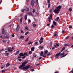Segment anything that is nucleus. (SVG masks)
<instances>
[{
	"mask_svg": "<svg viewBox=\"0 0 73 73\" xmlns=\"http://www.w3.org/2000/svg\"><path fill=\"white\" fill-rule=\"evenodd\" d=\"M28 63V61H25V62H24L22 64V65H20L19 66V69H21L22 70H27V69H28L30 67V65H28L26 66H25V65L27 64ZM22 67H23L22 68Z\"/></svg>",
	"mask_w": 73,
	"mask_h": 73,
	"instance_id": "nucleus-1",
	"label": "nucleus"
},
{
	"mask_svg": "<svg viewBox=\"0 0 73 73\" xmlns=\"http://www.w3.org/2000/svg\"><path fill=\"white\" fill-rule=\"evenodd\" d=\"M56 9H55L54 10V12L55 13H57V14H58L59 13V12L60 11V10H61V9L62 7H61V6L59 5L58 7H56Z\"/></svg>",
	"mask_w": 73,
	"mask_h": 73,
	"instance_id": "nucleus-2",
	"label": "nucleus"
},
{
	"mask_svg": "<svg viewBox=\"0 0 73 73\" xmlns=\"http://www.w3.org/2000/svg\"><path fill=\"white\" fill-rule=\"evenodd\" d=\"M13 49H14V47H12L11 48V47H9L7 49V50L9 52H11V53L12 54V51H13Z\"/></svg>",
	"mask_w": 73,
	"mask_h": 73,
	"instance_id": "nucleus-3",
	"label": "nucleus"
},
{
	"mask_svg": "<svg viewBox=\"0 0 73 73\" xmlns=\"http://www.w3.org/2000/svg\"><path fill=\"white\" fill-rule=\"evenodd\" d=\"M35 0H32L31 1V6L32 7H33L34 6V5H35Z\"/></svg>",
	"mask_w": 73,
	"mask_h": 73,
	"instance_id": "nucleus-4",
	"label": "nucleus"
},
{
	"mask_svg": "<svg viewBox=\"0 0 73 73\" xmlns=\"http://www.w3.org/2000/svg\"><path fill=\"white\" fill-rule=\"evenodd\" d=\"M60 56H62L63 55L62 57H64L65 56H66V55H68V54H66L65 55H64V52H63L62 53H60V54H59Z\"/></svg>",
	"mask_w": 73,
	"mask_h": 73,
	"instance_id": "nucleus-5",
	"label": "nucleus"
},
{
	"mask_svg": "<svg viewBox=\"0 0 73 73\" xmlns=\"http://www.w3.org/2000/svg\"><path fill=\"white\" fill-rule=\"evenodd\" d=\"M27 15H31L32 17H33V14L31 12H28L27 13Z\"/></svg>",
	"mask_w": 73,
	"mask_h": 73,
	"instance_id": "nucleus-6",
	"label": "nucleus"
},
{
	"mask_svg": "<svg viewBox=\"0 0 73 73\" xmlns=\"http://www.w3.org/2000/svg\"><path fill=\"white\" fill-rule=\"evenodd\" d=\"M59 46V44L57 43H56V45H55L54 46V47L55 48H58Z\"/></svg>",
	"mask_w": 73,
	"mask_h": 73,
	"instance_id": "nucleus-7",
	"label": "nucleus"
},
{
	"mask_svg": "<svg viewBox=\"0 0 73 73\" xmlns=\"http://www.w3.org/2000/svg\"><path fill=\"white\" fill-rule=\"evenodd\" d=\"M53 9H54V7H52L51 9H50V10L49 11V12H50V13H52V11H53Z\"/></svg>",
	"mask_w": 73,
	"mask_h": 73,
	"instance_id": "nucleus-8",
	"label": "nucleus"
},
{
	"mask_svg": "<svg viewBox=\"0 0 73 73\" xmlns=\"http://www.w3.org/2000/svg\"><path fill=\"white\" fill-rule=\"evenodd\" d=\"M5 32V30H4V28H3L2 29V34L4 35V34Z\"/></svg>",
	"mask_w": 73,
	"mask_h": 73,
	"instance_id": "nucleus-9",
	"label": "nucleus"
},
{
	"mask_svg": "<svg viewBox=\"0 0 73 73\" xmlns=\"http://www.w3.org/2000/svg\"><path fill=\"white\" fill-rule=\"evenodd\" d=\"M31 50L32 52L34 51L35 50V47H32L31 49Z\"/></svg>",
	"mask_w": 73,
	"mask_h": 73,
	"instance_id": "nucleus-10",
	"label": "nucleus"
},
{
	"mask_svg": "<svg viewBox=\"0 0 73 73\" xmlns=\"http://www.w3.org/2000/svg\"><path fill=\"white\" fill-rule=\"evenodd\" d=\"M60 53H61V52H60L58 54H56V57H58L59 55L60 56Z\"/></svg>",
	"mask_w": 73,
	"mask_h": 73,
	"instance_id": "nucleus-11",
	"label": "nucleus"
},
{
	"mask_svg": "<svg viewBox=\"0 0 73 73\" xmlns=\"http://www.w3.org/2000/svg\"><path fill=\"white\" fill-rule=\"evenodd\" d=\"M23 17H21V19H20V23H21L22 21H23Z\"/></svg>",
	"mask_w": 73,
	"mask_h": 73,
	"instance_id": "nucleus-12",
	"label": "nucleus"
},
{
	"mask_svg": "<svg viewBox=\"0 0 73 73\" xmlns=\"http://www.w3.org/2000/svg\"><path fill=\"white\" fill-rule=\"evenodd\" d=\"M53 24L54 25H56V24H57V23L54 21H53Z\"/></svg>",
	"mask_w": 73,
	"mask_h": 73,
	"instance_id": "nucleus-13",
	"label": "nucleus"
},
{
	"mask_svg": "<svg viewBox=\"0 0 73 73\" xmlns=\"http://www.w3.org/2000/svg\"><path fill=\"white\" fill-rule=\"evenodd\" d=\"M39 49L41 50L43 49V46H39Z\"/></svg>",
	"mask_w": 73,
	"mask_h": 73,
	"instance_id": "nucleus-14",
	"label": "nucleus"
},
{
	"mask_svg": "<svg viewBox=\"0 0 73 73\" xmlns=\"http://www.w3.org/2000/svg\"><path fill=\"white\" fill-rule=\"evenodd\" d=\"M21 11L22 12H24V11H26V10L25 9H23L21 10Z\"/></svg>",
	"mask_w": 73,
	"mask_h": 73,
	"instance_id": "nucleus-15",
	"label": "nucleus"
},
{
	"mask_svg": "<svg viewBox=\"0 0 73 73\" xmlns=\"http://www.w3.org/2000/svg\"><path fill=\"white\" fill-rule=\"evenodd\" d=\"M19 55L20 56H23V53L22 52L20 53L19 54Z\"/></svg>",
	"mask_w": 73,
	"mask_h": 73,
	"instance_id": "nucleus-16",
	"label": "nucleus"
},
{
	"mask_svg": "<svg viewBox=\"0 0 73 73\" xmlns=\"http://www.w3.org/2000/svg\"><path fill=\"white\" fill-rule=\"evenodd\" d=\"M19 50H18L17 52H16L15 54V56H16V55H17L19 54Z\"/></svg>",
	"mask_w": 73,
	"mask_h": 73,
	"instance_id": "nucleus-17",
	"label": "nucleus"
},
{
	"mask_svg": "<svg viewBox=\"0 0 73 73\" xmlns=\"http://www.w3.org/2000/svg\"><path fill=\"white\" fill-rule=\"evenodd\" d=\"M24 38V36H20V39H21V38Z\"/></svg>",
	"mask_w": 73,
	"mask_h": 73,
	"instance_id": "nucleus-18",
	"label": "nucleus"
},
{
	"mask_svg": "<svg viewBox=\"0 0 73 73\" xmlns=\"http://www.w3.org/2000/svg\"><path fill=\"white\" fill-rule=\"evenodd\" d=\"M25 20H27V15H26L25 16Z\"/></svg>",
	"mask_w": 73,
	"mask_h": 73,
	"instance_id": "nucleus-19",
	"label": "nucleus"
},
{
	"mask_svg": "<svg viewBox=\"0 0 73 73\" xmlns=\"http://www.w3.org/2000/svg\"><path fill=\"white\" fill-rule=\"evenodd\" d=\"M36 3H37V4L38 7H39V5H38V0H36Z\"/></svg>",
	"mask_w": 73,
	"mask_h": 73,
	"instance_id": "nucleus-20",
	"label": "nucleus"
},
{
	"mask_svg": "<svg viewBox=\"0 0 73 73\" xmlns=\"http://www.w3.org/2000/svg\"><path fill=\"white\" fill-rule=\"evenodd\" d=\"M43 53L44 52H43V51L41 52V53L40 54V56H42V54H43Z\"/></svg>",
	"mask_w": 73,
	"mask_h": 73,
	"instance_id": "nucleus-21",
	"label": "nucleus"
},
{
	"mask_svg": "<svg viewBox=\"0 0 73 73\" xmlns=\"http://www.w3.org/2000/svg\"><path fill=\"white\" fill-rule=\"evenodd\" d=\"M11 64L9 63H7L6 66L7 67V66H9V65H10Z\"/></svg>",
	"mask_w": 73,
	"mask_h": 73,
	"instance_id": "nucleus-22",
	"label": "nucleus"
},
{
	"mask_svg": "<svg viewBox=\"0 0 73 73\" xmlns=\"http://www.w3.org/2000/svg\"><path fill=\"white\" fill-rule=\"evenodd\" d=\"M39 41L40 44H42V42H44L43 40H40Z\"/></svg>",
	"mask_w": 73,
	"mask_h": 73,
	"instance_id": "nucleus-23",
	"label": "nucleus"
},
{
	"mask_svg": "<svg viewBox=\"0 0 73 73\" xmlns=\"http://www.w3.org/2000/svg\"><path fill=\"white\" fill-rule=\"evenodd\" d=\"M54 36L55 37H57V33H54Z\"/></svg>",
	"mask_w": 73,
	"mask_h": 73,
	"instance_id": "nucleus-24",
	"label": "nucleus"
},
{
	"mask_svg": "<svg viewBox=\"0 0 73 73\" xmlns=\"http://www.w3.org/2000/svg\"><path fill=\"white\" fill-rule=\"evenodd\" d=\"M34 44L35 45H38V42H35Z\"/></svg>",
	"mask_w": 73,
	"mask_h": 73,
	"instance_id": "nucleus-25",
	"label": "nucleus"
},
{
	"mask_svg": "<svg viewBox=\"0 0 73 73\" xmlns=\"http://www.w3.org/2000/svg\"><path fill=\"white\" fill-rule=\"evenodd\" d=\"M8 55H9V53H7L6 52L5 53V56H8Z\"/></svg>",
	"mask_w": 73,
	"mask_h": 73,
	"instance_id": "nucleus-26",
	"label": "nucleus"
},
{
	"mask_svg": "<svg viewBox=\"0 0 73 73\" xmlns=\"http://www.w3.org/2000/svg\"><path fill=\"white\" fill-rule=\"evenodd\" d=\"M50 4L49 3L48 4V8H50Z\"/></svg>",
	"mask_w": 73,
	"mask_h": 73,
	"instance_id": "nucleus-27",
	"label": "nucleus"
},
{
	"mask_svg": "<svg viewBox=\"0 0 73 73\" xmlns=\"http://www.w3.org/2000/svg\"><path fill=\"white\" fill-rule=\"evenodd\" d=\"M58 19H59V17H58L56 19V21H57V22H58L59 21L58 20Z\"/></svg>",
	"mask_w": 73,
	"mask_h": 73,
	"instance_id": "nucleus-28",
	"label": "nucleus"
},
{
	"mask_svg": "<svg viewBox=\"0 0 73 73\" xmlns=\"http://www.w3.org/2000/svg\"><path fill=\"white\" fill-rule=\"evenodd\" d=\"M20 29L19 28H17L16 29V31L17 32L18 31H19Z\"/></svg>",
	"mask_w": 73,
	"mask_h": 73,
	"instance_id": "nucleus-29",
	"label": "nucleus"
},
{
	"mask_svg": "<svg viewBox=\"0 0 73 73\" xmlns=\"http://www.w3.org/2000/svg\"><path fill=\"white\" fill-rule=\"evenodd\" d=\"M48 50H45L44 51V54H46L48 53Z\"/></svg>",
	"mask_w": 73,
	"mask_h": 73,
	"instance_id": "nucleus-30",
	"label": "nucleus"
},
{
	"mask_svg": "<svg viewBox=\"0 0 73 73\" xmlns=\"http://www.w3.org/2000/svg\"><path fill=\"white\" fill-rule=\"evenodd\" d=\"M31 44H32V42H30L27 44V45H31Z\"/></svg>",
	"mask_w": 73,
	"mask_h": 73,
	"instance_id": "nucleus-31",
	"label": "nucleus"
},
{
	"mask_svg": "<svg viewBox=\"0 0 73 73\" xmlns=\"http://www.w3.org/2000/svg\"><path fill=\"white\" fill-rule=\"evenodd\" d=\"M25 55H27V53L26 52H25L24 54H23V56H25Z\"/></svg>",
	"mask_w": 73,
	"mask_h": 73,
	"instance_id": "nucleus-32",
	"label": "nucleus"
},
{
	"mask_svg": "<svg viewBox=\"0 0 73 73\" xmlns=\"http://www.w3.org/2000/svg\"><path fill=\"white\" fill-rule=\"evenodd\" d=\"M9 24V23L7 24V27H11V25H8V24Z\"/></svg>",
	"mask_w": 73,
	"mask_h": 73,
	"instance_id": "nucleus-33",
	"label": "nucleus"
},
{
	"mask_svg": "<svg viewBox=\"0 0 73 73\" xmlns=\"http://www.w3.org/2000/svg\"><path fill=\"white\" fill-rule=\"evenodd\" d=\"M69 11H70V12H72V9L71 8H70L69 9Z\"/></svg>",
	"mask_w": 73,
	"mask_h": 73,
	"instance_id": "nucleus-34",
	"label": "nucleus"
},
{
	"mask_svg": "<svg viewBox=\"0 0 73 73\" xmlns=\"http://www.w3.org/2000/svg\"><path fill=\"white\" fill-rule=\"evenodd\" d=\"M29 33V32L27 31L25 33V35H28V34Z\"/></svg>",
	"mask_w": 73,
	"mask_h": 73,
	"instance_id": "nucleus-35",
	"label": "nucleus"
},
{
	"mask_svg": "<svg viewBox=\"0 0 73 73\" xmlns=\"http://www.w3.org/2000/svg\"><path fill=\"white\" fill-rule=\"evenodd\" d=\"M35 12V9H34L33 10V13H34Z\"/></svg>",
	"mask_w": 73,
	"mask_h": 73,
	"instance_id": "nucleus-36",
	"label": "nucleus"
},
{
	"mask_svg": "<svg viewBox=\"0 0 73 73\" xmlns=\"http://www.w3.org/2000/svg\"><path fill=\"white\" fill-rule=\"evenodd\" d=\"M42 57H46V55L44 54L43 55H42Z\"/></svg>",
	"mask_w": 73,
	"mask_h": 73,
	"instance_id": "nucleus-37",
	"label": "nucleus"
},
{
	"mask_svg": "<svg viewBox=\"0 0 73 73\" xmlns=\"http://www.w3.org/2000/svg\"><path fill=\"white\" fill-rule=\"evenodd\" d=\"M62 34H64L65 33V31L63 30L62 31Z\"/></svg>",
	"mask_w": 73,
	"mask_h": 73,
	"instance_id": "nucleus-38",
	"label": "nucleus"
},
{
	"mask_svg": "<svg viewBox=\"0 0 73 73\" xmlns=\"http://www.w3.org/2000/svg\"><path fill=\"white\" fill-rule=\"evenodd\" d=\"M29 38H26L25 40V41L26 42H27V41H28V39Z\"/></svg>",
	"mask_w": 73,
	"mask_h": 73,
	"instance_id": "nucleus-39",
	"label": "nucleus"
},
{
	"mask_svg": "<svg viewBox=\"0 0 73 73\" xmlns=\"http://www.w3.org/2000/svg\"><path fill=\"white\" fill-rule=\"evenodd\" d=\"M64 46H70V45H69V44H65L64 45Z\"/></svg>",
	"mask_w": 73,
	"mask_h": 73,
	"instance_id": "nucleus-40",
	"label": "nucleus"
},
{
	"mask_svg": "<svg viewBox=\"0 0 73 73\" xmlns=\"http://www.w3.org/2000/svg\"><path fill=\"white\" fill-rule=\"evenodd\" d=\"M27 11H29V7L27 8L26 10Z\"/></svg>",
	"mask_w": 73,
	"mask_h": 73,
	"instance_id": "nucleus-41",
	"label": "nucleus"
},
{
	"mask_svg": "<svg viewBox=\"0 0 73 73\" xmlns=\"http://www.w3.org/2000/svg\"><path fill=\"white\" fill-rule=\"evenodd\" d=\"M40 40H41V41H43V40H44V38H40Z\"/></svg>",
	"mask_w": 73,
	"mask_h": 73,
	"instance_id": "nucleus-42",
	"label": "nucleus"
},
{
	"mask_svg": "<svg viewBox=\"0 0 73 73\" xmlns=\"http://www.w3.org/2000/svg\"><path fill=\"white\" fill-rule=\"evenodd\" d=\"M50 52H48V53H47L48 56H50Z\"/></svg>",
	"mask_w": 73,
	"mask_h": 73,
	"instance_id": "nucleus-43",
	"label": "nucleus"
},
{
	"mask_svg": "<svg viewBox=\"0 0 73 73\" xmlns=\"http://www.w3.org/2000/svg\"><path fill=\"white\" fill-rule=\"evenodd\" d=\"M33 27H36V24L34 23L33 24Z\"/></svg>",
	"mask_w": 73,
	"mask_h": 73,
	"instance_id": "nucleus-44",
	"label": "nucleus"
},
{
	"mask_svg": "<svg viewBox=\"0 0 73 73\" xmlns=\"http://www.w3.org/2000/svg\"><path fill=\"white\" fill-rule=\"evenodd\" d=\"M25 29H26V30H27L28 31H29V29H28V28H25Z\"/></svg>",
	"mask_w": 73,
	"mask_h": 73,
	"instance_id": "nucleus-45",
	"label": "nucleus"
},
{
	"mask_svg": "<svg viewBox=\"0 0 73 73\" xmlns=\"http://www.w3.org/2000/svg\"><path fill=\"white\" fill-rule=\"evenodd\" d=\"M52 14H50V18H51L52 19Z\"/></svg>",
	"mask_w": 73,
	"mask_h": 73,
	"instance_id": "nucleus-46",
	"label": "nucleus"
},
{
	"mask_svg": "<svg viewBox=\"0 0 73 73\" xmlns=\"http://www.w3.org/2000/svg\"><path fill=\"white\" fill-rule=\"evenodd\" d=\"M70 37V36H67L66 37V40H67V39H68V38H69Z\"/></svg>",
	"mask_w": 73,
	"mask_h": 73,
	"instance_id": "nucleus-47",
	"label": "nucleus"
},
{
	"mask_svg": "<svg viewBox=\"0 0 73 73\" xmlns=\"http://www.w3.org/2000/svg\"><path fill=\"white\" fill-rule=\"evenodd\" d=\"M65 48H66V47H63V48H62V49L64 50H65Z\"/></svg>",
	"mask_w": 73,
	"mask_h": 73,
	"instance_id": "nucleus-48",
	"label": "nucleus"
},
{
	"mask_svg": "<svg viewBox=\"0 0 73 73\" xmlns=\"http://www.w3.org/2000/svg\"><path fill=\"white\" fill-rule=\"evenodd\" d=\"M5 70H2L1 71L2 73H4V72H5Z\"/></svg>",
	"mask_w": 73,
	"mask_h": 73,
	"instance_id": "nucleus-49",
	"label": "nucleus"
},
{
	"mask_svg": "<svg viewBox=\"0 0 73 73\" xmlns=\"http://www.w3.org/2000/svg\"><path fill=\"white\" fill-rule=\"evenodd\" d=\"M29 54H32V52L31 51H29Z\"/></svg>",
	"mask_w": 73,
	"mask_h": 73,
	"instance_id": "nucleus-50",
	"label": "nucleus"
},
{
	"mask_svg": "<svg viewBox=\"0 0 73 73\" xmlns=\"http://www.w3.org/2000/svg\"><path fill=\"white\" fill-rule=\"evenodd\" d=\"M51 27V28H54V26L53 25H52Z\"/></svg>",
	"mask_w": 73,
	"mask_h": 73,
	"instance_id": "nucleus-51",
	"label": "nucleus"
},
{
	"mask_svg": "<svg viewBox=\"0 0 73 73\" xmlns=\"http://www.w3.org/2000/svg\"><path fill=\"white\" fill-rule=\"evenodd\" d=\"M21 33H24V31H23L22 30L21 31Z\"/></svg>",
	"mask_w": 73,
	"mask_h": 73,
	"instance_id": "nucleus-52",
	"label": "nucleus"
},
{
	"mask_svg": "<svg viewBox=\"0 0 73 73\" xmlns=\"http://www.w3.org/2000/svg\"><path fill=\"white\" fill-rule=\"evenodd\" d=\"M31 72H33V71H35V70L33 69H31Z\"/></svg>",
	"mask_w": 73,
	"mask_h": 73,
	"instance_id": "nucleus-53",
	"label": "nucleus"
},
{
	"mask_svg": "<svg viewBox=\"0 0 73 73\" xmlns=\"http://www.w3.org/2000/svg\"><path fill=\"white\" fill-rule=\"evenodd\" d=\"M3 43H5V42H6V41L5 40H3Z\"/></svg>",
	"mask_w": 73,
	"mask_h": 73,
	"instance_id": "nucleus-54",
	"label": "nucleus"
},
{
	"mask_svg": "<svg viewBox=\"0 0 73 73\" xmlns=\"http://www.w3.org/2000/svg\"><path fill=\"white\" fill-rule=\"evenodd\" d=\"M21 58V57L20 56H19L18 57V58Z\"/></svg>",
	"mask_w": 73,
	"mask_h": 73,
	"instance_id": "nucleus-55",
	"label": "nucleus"
},
{
	"mask_svg": "<svg viewBox=\"0 0 73 73\" xmlns=\"http://www.w3.org/2000/svg\"><path fill=\"white\" fill-rule=\"evenodd\" d=\"M47 1L48 3H50V0H47Z\"/></svg>",
	"mask_w": 73,
	"mask_h": 73,
	"instance_id": "nucleus-56",
	"label": "nucleus"
},
{
	"mask_svg": "<svg viewBox=\"0 0 73 73\" xmlns=\"http://www.w3.org/2000/svg\"><path fill=\"white\" fill-rule=\"evenodd\" d=\"M17 28H20V26H19V25H18L17 26Z\"/></svg>",
	"mask_w": 73,
	"mask_h": 73,
	"instance_id": "nucleus-57",
	"label": "nucleus"
},
{
	"mask_svg": "<svg viewBox=\"0 0 73 73\" xmlns=\"http://www.w3.org/2000/svg\"><path fill=\"white\" fill-rule=\"evenodd\" d=\"M25 57H26V56H24L22 57V58H23V59H24V58H25Z\"/></svg>",
	"mask_w": 73,
	"mask_h": 73,
	"instance_id": "nucleus-58",
	"label": "nucleus"
},
{
	"mask_svg": "<svg viewBox=\"0 0 73 73\" xmlns=\"http://www.w3.org/2000/svg\"><path fill=\"white\" fill-rule=\"evenodd\" d=\"M4 49H2L1 50V52H3V51H4Z\"/></svg>",
	"mask_w": 73,
	"mask_h": 73,
	"instance_id": "nucleus-59",
	"label": "nucleus"
},
{
	"mask_svg": "<svg viewBox=\"0 0 73 73\" xmlns=\"http://www.w3.org/2000/svg\"><path fill=\"white\" fill-rule=\"evenodd\" d=\"M42 58V57H40L39 58V60H41Z\"/></svg>",
	"mask_w": 73,
	"mask_h": 73,
	"instance_id": "nucleus-60",
	"label": "nucleus"
},
{
	"mask_svg": "<svg viewBox=\"0 0 73 73\" xmlns=\"http://www.w3.org/2000/svg\"><path fill=\"white\" fill-rule=\"evenodd\" d=\"M19 61H21L22 60H21V59H19Z\"/></svg>",
	"mask_w": 73,
	"mask_h": 73,
	"instance_id": "nucleus-61",
	"label": "nucleus"
},
{
	"mask_svg": "<svg viewBox=\"0 0 73 73\" xmlns=\"http://www.w3.org/2000/svg\"><path fill=\"white\" fill-rule=\"evenodd\" d=\"M55 49V48H54V47H53L52 48V50H53V49Z\"/></svg>",
	"mask_w": 73,
	"mask_h": 73,
	"instance_id": "nucleus-62",
	"label": "nucleus"
},
{
	"mask_svg": "<svg viewBox=\"0 0 73 73\" xmlns=\"http://www.w3.org/2000/svg\"><path fill=\"white\" fill-rule=\"evenodd\" d=\"M28 21L29 22H31V21L30 19H29V20H28Z\"/></svg>",
	"mask_w": 73,
	"mask_h": 73,
	"instance_id": "nucleus-63",
	"label": "nucleus"
},
{
	"mask_svg": "<svg viewBox=\"0 0 73 73\" xmlns=\"http://www.w3.org/2000/svg\"><path fill=\"white\" fill-rule=\"evenodd\" d=\"M69 28H72V27L71 26H69Z\"/></svg>",
	"mask_w": 73,
	"mask_h": 73,
	"instance_id": "nucleus-64",
	"label": "nucleus"
}]
</instances>
